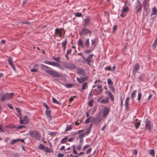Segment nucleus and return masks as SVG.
Returning a JSON list of instances; mask_svg holds the SVG:
<instances>
[{"label": "nucleus", "mask_w": 157, "mask_h": 157, "mask_svg": "<svg viewBox=\"0 0 157 157\" xmlns=\"http://www.w3.org/2000/svg\"><path fill=\"white\" fill-rule=\"evenodd\" d=\"M134 125L136 129L138 128L140 125V121H138V122H135Z\"/></svg>", "instance_id": "obj_21"}, {"label": "nucleus", "mask_w": 157, "mask_h": 157, "mask_svg": "<svg viewBox=\"0 0 157 157\" xmlns=\"http://www.w3.org/2000/svg\"><path fill=\"white\" fill-rule=\"evenodd\" d=\"M41 68L43 70H44L46 69H52L51 68H50L44 65H43V64H41Z\"/></svg>", "instance_id": "obj_24"}, {"label": "nucleus", "mask_w": 157, "mask_h": 157, "mask_svg": "<svg viewBox=\"0 0 157 157\" xmlns=\"http://www.w3.org/2000/svg\"><path fill=\"white\" fill-rule=\"evenodd\" d=\"M145 123L146 128L147 130L150 131L153 126L151 124V121H149L148 119H147L145 120Z\"/></svg>", "instance_id": "obj_8"}, {"label": "nucleus", "mask_w": 157, "mask_h": 157, "mask_svg": "<svg viewBox=\"0 0 157 157\" xmlns=\"http://www.w3.org/2000/svg\"><path fill=\"white\" fill-rule=\"evenodd\" d=\"M7 105L8 108L11 109H13V107L12 105L11 104L8 103L7 104Z\"/></svg>", "instance_id": "obj_48"}, {"label": "nucleus", "mask_w": 157, "mask_h": 157, "mask_svg": "<svg viewBox=\"0 0 157 157\" xmlns=\"http://www.w3.org/2000/svg\"><path fill=\"white\" fill-rule=\"evenodd\" d=\"M86 135V134L85 133H82V134L79 135L78 137L77 138V140H78L79 139H83V138Z\"/></svg>", "instance_id": "obj_37"}, {"label": "nucleus", "mask_w": 157, "mask_h": 157, "mask_svg": "<svg viewBox=\"0 0 157 157\" xmlns=\"http://www.w3.org/2000/svg\"><path fill=\"white\" fill-rule=\"evenodd\" d=\"M149 154L153 157L155 155V150L154 149H151L149 152Z\"/></svg>", "instance_id": "obj_45"}, {"label": "nucleus", "mask_w": 157, "mask_h": 157, "mask_svg": "<svg viewBox=\"0 0 157 157\" xmlns=\"http://www.w3.org/2000/svg\"><path fill=\"white\" fill-rule=\"evenodd\" d=\"M90 145L89 144H87L86 145L84 146L82 149V151H84L86 150V148L89 147Z\"/></svg>", "instance_id": "obj_53"}, {"label": "nucleus", "mask_w": 157, "mask_h": 157, "mask_svg": "<svg viewBox=\"0 0 157 157\" xmlns=\"http://www.w3.org/2000/svg\"><path fill=\"white\" fill-rule=\"evenodd\" d=\"M105 69L106 71L109 70L110 71H112V69L111 68L110 66H107L106 67H105Z\"/></svg>", "instance_id": "obj_46"}, {"label": "nucleus", "mask_w": 157, "mask_h": 157, "mask_svg": "<svg viewBox=\"0 0 157 157\" xmlns=\"http://www.w3.org/2000/svg\"><path fill=\"white\" fill-rule=\"evenodd\" d=\"M52 61H50L47 60H45L44 61V63L46 64H48L49 65L51 64Z\"/></svg>", "instance_id": "obj_58"}, {"label": "nucleus", "mask_w": 157, "mask_h": 157, "mask_svg": "<svg viewBox=\"0 0 157 157\" xmlns=\"http://www.w3.org/2000/svg\"><path fill=\"white\" fill-rule=\"evenodd\" d=\"M68 136H66L65 138H63L61 140L60 143L61 144H66L67 143V140L68 139Z\"/></svg>", "instance_id": "obj_23"}, {"label": "nucleus", "mask_w": 157, "mask_h": 157, "mask_svg": "<svg viewBox=\"0 0 157 157\" xmlns=\"http://www.w3.org/2000/svg\"><path fill=\"white\" fill-rule=\"evenodd\" d=\"M120 100L121 101V104H120V106L122 108L123 104V99L122 96H120Z\"/></svg>", "instance_id": "obj_50"}, {"label": "nucleus", "mask_w": 157, "mask_h": 157, "mask_svg": "<svg viewBox=\"0 0 157 157\" xmlns=\"http://www.w3.org/2000/svg\"><path fill=\"white\" fill-rule=\"evenodd\" d=\"M14 94V93H11L10 94L6 93L5 94L6 98L7 99H10L12 98V96Z\"/></svg>", "instance_id": "obj_13"}, {"label": "nucleus", "mask_w": 157, "mask_h": 157, "mask_svg": "<svg viewBox=\"0 0 157 157\" xmlns=\"http://www.w3.org/2000/svg\"><path fill=\"white\" fill-rule=\"evenodd\" d=\"M82 145L81 144H79L77 147V150H81L82 147Z\"/></svg>", "instance_id": "obj_61"}, {"label": "nucleus", "mask_w": 157, "mask_h": 157, "mask_svg": "<svg viewBox=\"0 0 157 157\" xmlns=\"http://www.w3.org/2000/svg\"><path fill=\"white\" fill-rule=\"evenodd\" d=\"M52 59L56 62H61L60 59H61V58L60 57H58L57 58H56L54 57V56L52 57Z\"/></svg>", "instance_id": "obj_32"}, {"label": "nucleus", "mask_w": 157, "mask_h": 157, "mask_svg": "<svg viewBox=\"0 0 157 157\" xmlns=\"http://www.w3.org/2000/svg\"><path fill=\"white\" fill-rule=\"evenodd\" d=\"M7 61L8 62V64L10 65L13 64V60L11 59L10 57H9L7 59Z\"/></svg>", "instance_id": "obj_36"}, {"label": "nucleus", "mask_w": 157, "mask_h": 157, "mask_svg": "<svg viewBox=\"0 0 157 157\" xmlns=\"http://www.w3.org/2000/svg\"><path fill=\"white\" fill-rule=\"evenodd\" d=\"M72 129V127L71 125H67L66 127V129L65 130V132H67Z\"/></svg>", "instance_id": "obj_38"}, {"label": "nucleus", "mask_w": 157, "mask_h": 157, "mask_svg": "<svg viewBox=\"0 0 157 157\" xmlns=\"http://www.w3.org/2000/svg\"><path fill=\"white\" fill-rule=\"evenodd\" d=\"M117 29V25H114L113 27V32H114Z\"/></svg>", "instance_id": "obj_63"}, {"label": "nucleus", "mask_w": 157, "mask_h": 157, "mask_svg": "<svg viewBox=\"0 0 157 157\" xmlns=\"http://www.w3.org/2000/svg\"><path fill=\"white\" fill-rule=\"evenodd\" d=\"M75 17H82V14L81 13H80L79 12H77L75 13Z\"/></svg>", "instance_id": "obj_44"}, {"label": "nucleus", "mask_w": 157, "mask_h": 157, "mask_svg": "<svg viewBox=\"0 0 157 157\" xmlns=\"http://www.w3.org/2000/svg\"><path fill=\"white\" fill-rule=\"evenodd\" d=\"M130 98L129 97H128L126 99L125 102V108L128 111L129 110V102Z\"/></svg>", "instance_id": "obj_11"}, {"label": "nucleus", "mask_w": 157, "mask_h": 157, "mask_svg": "<svg viewBox=\"0 0 157 157\" xmlns=\"http://www.w3.org/2000/svg\"><path fill=\"white\" fill-rule=\"evenodd\" d=\"M142 96V94L141 92L139 93L138 94L137 100L138 101L140 102Z\"/></svg>", "instance_id": "obj_34"}, {"label": "nucleus", "mask_w": 157, "mask_h": 157, "mask_svg": "<svg viewBox=\"0 0 157 157\" xmlns=\"http://www.w3.org/2000/svg\"><path fill=\"white\" fill-rule=\"evenodd\" d=\"M67 44V39L66 38L65 40L62 43V46L63 48V51H65L66 48V45Z\"/></svg>", "instance_id": "obj_15"}, {"label": "nucleus", "mask_w": 157, "mask_h": 157, "mask_svg": "<svg viewBox=\"0 0 157 157\" xmlns=\"http://www.w3.org/2000/svg\"><path fill=\"white\" fill-rule=\"evenodd\" d=\"M45 71L47 73L55 78H59L61 76L59 72L54 70H46Z\"/></svg>", "instance_id": "obj_2"}, {"label": "nucleus", "mask_w": 157, "mask_h": 157, "mask_svg": "<svg viewBox=\"0 0 157 157\" xmlns=\"http://www.w3.org/2000/svg\"><path fill=\"white\" fill-rule=\"evenodd\" d=\"M64 156V154L59 153L57 155V157H63Z\"/></svg>", "instance_id": "obj_62"}, {"label": "nucleus", "mask_w": 157, "mask_h": 157, "mask_svg": "<svg viewBox=\"0 0 157 157\" xmlns=\"http://www.w3.org/2000/svg\"><path fill=\"white\" fill-rule=\"evenodd\" d=\"M7 127L12 128H17L16 127V126H15V125H9L8 126H7Z\"/></svg>", "instance_id": "obj_56"}, {"label": "nucleus", "mask_w": 157, "mask_h": 157, "mask_svg": "<svg viewBox=\"0 0 157 157\" xmlns=\"http://www.w3.org/2000/svg\"><path fill=\"white\" fill-rule=\"evenodd\" d=\"M136 92L137 90H135L133 91V92L132 93L131 97L132 99H133L135 97V96L136 94Z\"/></svg>", "instance_id": "obj_33"}, {"label": "nucleus", "mask_w": 157, "mask_h": 157, "mask_svg": "<svg viewBox=\"0 0 157 157\" xmlns=\"http://www.w3.org/2000/svg\"><path fill=\"white\" fill-rule=\"evenodd\" d=\"M145 75L144 74H142L141 75L139 76L138 79L139 80V82H143L144 81V78Z\"/></svg>", "instance_id": "obj_20"}, {"label": "nucleus", "mask_w": 157, "mask_h": 157, "mask_svg": "<svg viewBox=\"0 0 157 157\" xmlns=\"http://www.w3.org/2000/svg\"><path fill=\"white\" fill-rule=\"evenodd\" d=\"M20 155V154L16 153H14L13 156L12 157H19V156Z\"/></svg>", "instance_id": "obj_54"}, {"label": "nucleus", "mask_w": 157, "mask_h": 157, "mask_svg": "<svg viewBox=\"0 0 157 157\" xmlns=\"http://www.w3.org/2000/svg\"><path fill=\"white\" fill-rule=\"evenodd\" d=\"M51 110H49L47 111L46 110L45 114L47 117L50 118L49 120H51L52 119V116H50V114L51 113Z\"/></svg>", "instance_id": "obj_16"}, {"label": "nucleus", "mask_w": 157, "mask_h": 157, "mask_svg": "<svg viewBox=\"0 0 157 157\" xmlns=\"http://www.w3.org/2000/svg\"><path fill=\"white\" fill-rule=\"evenodd\" d=\"M110 109L108 108L105 107L103 111L102 116L103 117H106L108 115Z\"/></svg>", "instance_id": "obj_10"}, {"label": "nucleus", "mask_w": 157, "mask_h": 157, "mask_svg": "<svg viewBox=\"0 0 157 157\" xmlns=\"http://www.w3.org/2000/svg\"><path fill=\"white\" fill-rule=\"evenodd\" d=\"M51 65L56 67H59V63L52 62Z\"/></svg>", "instance_id": "obj_28"}, {"label": "nucleus", "mask_w": 157, "mask_h": 157, "mask_svg": "<svg viewBox=\"0 0 157 157\" xmlns=\"http://www.w3.org/2000/svg\"><path fill=\"white\" fill-rule=\"evenodd\" d=\"M129 10V8L128 7H125L123 8L122 9V13L127 12Z\"/></svg>", "instance_id": "obj_30"}, {"label": "nucleus", "mask_w": 157, "mask_h": 157, "mask_svg": "<svg viewBox=\"0 0 157 157\" xmlns=\"http://www.w3.org/2000/svg\"><path fill=\"white\" fill-rule=\"evenodd\" d=\"M90 130L91 129L88 128L87 129V131L85 133L86 135H88L90 133Z\"/></svg>", "instance_id": "obj_60"}, {"label": "nucleus", "mask_w": 157, "mask_h": 157, "mask_svg": "<svg viewBox=\"0 0 157 157\" xmlns=\"http://www.w3.org/2000/svg\"><path fill=\"white\" fill-rule=\"evenodd\" d=\"M84 60H82V62L83 64H87L89 65V66H91L90 63L92 62L91 59H86V58L84 57L83 59Z\"/></svg>", "instance_id": "obj_12"}, {"label": "nucleus", "mask_w": 157, "mask_h": 157, "mask_svg": "<svg viewBox=\"0 0 157 157\" xmlns=\"http://www.w3.org/2000/svg\"><path fill=\"white\" fill-rule=\"evenodd\" d=\"M46 148L47 149L45 151V152L50 153H53L54 152V151L52 150H51L50 148L47 147Z\"/></svg>", "instance_id": "obj_35"}, {"label": "nucleus", "mask_w": 157, "mask_h": 157, "mask_svg": "<svg viewBox=\"0 0 157 157\" xmlns=\"http://www.w3.org/2000/svg\"><path fill=\"white\" fill-rule=\"evenodd\" d=\"M20 123L21 124H28L30 121V119L28 118L27 115H25L24 116L23 119H22L21 116L19 117Z\"/></svg>", "instance_id": "obj_5"}, {"label": "nucleus", "mask_w": 157, "mask_h": 157, "mask_svg": "<svg viewBox=\"0 0 157 157\" xmlns=\"http://www.w3.org/2000/svg\"><path fill=\"white\" fill-rule=\"evenodd\" d=\"M74 85L71 83L66 84L65 85V86L67 88H70L73 86Z\"/></svg>", "instance_id": "obj_42"}, {"label": "nucleus", "mask_w": 157, "mask_h": 157, "mask_svg": "<svg viewBox=\"0 0 157 157\" xmlns=\"http://www.w3.org/2000/svg\"><path fill=\"white\" fill-rule=\"evenodd\" d=\"M109 102V100L108 98H107V100L103 99L100 102L101 103L105 104L106 103H108Z\"/></svg>", "instance_id": "obj_31"}, {"label": "nucleus", "mask_w": 157, "mask_h": 157, "mask_svg": "<svg viewBox=\"0 0 157 157\" xmlns=\"http://www.w3.org/2000/svg\"><path fill=\"white\" fill-rule=\"evenodd\" d=\"M147 2H144V1H143V6L144 7V10H145L146 8V6L147 5Z\"/></svg>", "instance_id": "obj_57"}, {"label": "nucleus", "mask_w": 157, "mask_h": 157, "mask_svg": "<svg viewBox=\"0 0 157 157\" xmlns=\"http://www.w3.org/2000/svg\"><path fill=\"white\" fill-rule=\"evenodd\" d=\"M140 68V65L138 63H136L135 64L133 67L132 72L133 76H132V78L133 77L134 78L135 77L136 73V71L139 70Z\"/></svg>", "instance_id": "obj_6"}, {"label": "nucleus", "mask_w": 157, "mask_h": 157, "mask_svg": "<svg viewBox=\"0 0 157 157\" xmlns=\"http://www.w3.org/2000/svg\"><path fill=\"white\" fill-rule=\"evenodd\" d=\"M109 89H111V90L113 92H115V88L113 86V85L109 86Z\"/></svg>", "instance_id": "obj_43"}, {"label": "nucleus", "mask_w": 157, "mask_h": 157, "mask_svg": "<svg viewBox=\"0 0 157 157\" xmlns=\"http://www.w3.org/2000/svg\"><path fill=\"white\" fill-rule=\"evenodd\" d=\"M101 114V111H100L98 113H96V118H99Z\"/></svg>", "instance_id": "obj_49"}, {"label": "nucleus", "mask_w": 157, "mask_h": 157, "mask_svg": "<svg viewBox=\"0 0 157 157\" xmlns=\"http://www.w3.org/2000/svg\"><path fill=\"white\" fill-rule=\"evenodd\" d=\"M91 17L90 16H86V18L84 19V22L83 23V27H85L89 25Z\"/></svg>", "instance_id": "obj_9"}, {"label": "nucleus", "mask_w": 157, "mask_h": 157, "mask_svg": "<svg viewBox=\"0 0 157 157\" xmlns=\"http://www.w3.org/2000/svg\"><path fill=\"white\" fill-rule=\"evenodd\" d=\"M142 8V5L141 3L139 1V0H137L136 5V6L135 9L136 10V12L138 13L140 11Z\"/></svg>", "instance_id": "obj_7"}, {"label": "nucleus", "mask_w": 157, "mask_h": 157, "mask_svg": "<svg viewBox=\"0 0 157 157\" xmlns=\"http://www.w3.org/2000/svg\"><path fill=\"white\" fill-rule=\"evenodd\" d=\"M63 66L66 68L70 70L75 69L77 68L76 65L72 63H66L63 64Z\"/></svg>", "instance_id": "obj_4"}, {"label": "nucleus", "mask_w": 157, "mask_h": 157, "mask_svg": "<svg viewBox=\"0 0 157 157\" xmlns=\"http://www.w3.org/2000/svg\"><path fill=\"white\" fill-rule=\"evenodd\" d=\"M85 78H83V77H81V79L80 78L77 77V79L78 82L80 83H82V82H84L85 81Z\"/></svg>", "instance_id": "obj_26"}, {"label": "nucleus", "mask_w": 157, "mask_h": 157, "mask_svg": "<svg viewBox=\"0 0 157 157\" xmlns=\"http://www.w3.org/2000/svg\"><path fill=\"white\" fill-rule=\"evenodd\" d=\"M105 93H107L109 97V98L112 101H113L114 100V98L112 93L109 91H106Z\"/></svg>", "instance_id": "obj_14"}, {"label": "nucleus", "mask_w": 157, "mask_h": 157, "mask_svg": "<svg viewBox=\"0 0 157 157\" xmlns=\"http://www.w3.org/2000/svg\"><path fill=\"white\" fill-rule=\"evenodd\" d=\"M61 32H62L61 31V29L58 28H57L55 30V34L57 36L60 34Z\"/></svg>", "instance_id": "obj_19"}, {"label": "nucleus", "mask_w": 157, "mask_h": 157, "mask_svg": "<svg viewBox=\"0 0 157 157\" xmlns=\"http://www.w3.org/2000/svg\"><path fill=\"white\" fill-rule=\"evenodd\" d=\"M29 134L31 137L37 140H40L41 135L40 133L36 131L30 130Z\"/></svg>", "instance_id": "obj_1"}, {"label": "nucleus", "mask_w": 157, "mask_h": 157, "mask_svg": "<svg viewBox=\"0 0 157 157\" xmlns=\"http://www.w3.org/2000/svg\"><path fill=\"white\" fill-rule=\"evenodd\" d=\"M102 86H99L97 87V89L98 90V91L100 92V93L103 90V89H101Z\"/></svg>", "instance_id": "obj_47"}, {"label": "nucleus", "mask_w": 157, "mask_h": 157, "mask_svg": "<svg viewBox=\"0 0 157 157\" xmlns=\"http://www.w3.org/2000/svg\"><path fill=\"white\" fill-rule=\"evenodd\" d=\"M85 45L86 47V48H88L89 46L90 43H89V38H88L86 39V42L85 43Z\"/></svg>", "instance_id": "obj_29"}, {"label": "nucleus", "mask_w": 157, "mask_h": 157, "mask_svg": "<svg viewBox=\"0 0 157 157\" xmlns=\"http://www.w3.org/2000/svg\"><path fill=\"white\" fill-rule=\"evenodd\" d=\"M92 32L87 28H83L79 32V34L80 36L87 35L90 34V36H91Z\"/></svg>", "instance_id": "obj_3"}, {"label": "nucleus", "mask_w": 157, "mask_h": 157, "mask_svg": "<svg viewBox=\"0 0 157 157\" xmlns=\"http://www.w3.org/2000/svg\"><path fill=\"white\" fill-rule=\"evenodd\" d=\"M27 127L25 125H20L16 128L18 129H21L23 128H25Z\"/></svg>", "instance_id": "obj_41"}, {"label": "nucleus", "mask_w": 157, "mask_h": 157, "mask_svg": "<svg viewBox=\"0 0 157 157\" xmlns=\"http://www.w3.org/2000/svg\"><path fill=\"white\" fill-rule=\"evenodd\" d=\"M152 12L151 14V16H152L153 15L157 13V9L154 6L152 8Z\"/></svg>", "instance_id": "obj_18"}, {"label": "nucleus", "mask_w": 157, "mask_h": 157, "mask_svg": "<svg viewBox=\"0 0 157 157\" xmlns=\"http://www.w3.org/2000/svg\"><path fill=\"white\" fill-rule=\"evenodd\" d=\"M47 147H46L44 145L40 144L39 146V148L40 149H42L45 151L47 149Z\"/></svg>", "instance_id": "obj_22"}, {"label": "nucleus", "mask_w": 157, "mask_h": 157, "mask_svg": "<svg viewBox=\"0 0 157 157\" xmlns=\"http://www.w3.org/2000/svg\"><path fill=\"white\" fill-rule=\"evenodd\" d=\"M92 149L91 148H90L89 149L86 151V154H89L91 151Z\"/></svg>", "instance_id": "obj_64"}, {"label": "nucleus", "mask_w": 157, "mask_h": 157, "mask_svg": "<svg viewBox=\"0 0 157 157\" xmlns=\"http://www.w3.org/2000/svg\"><path fill=\"white\" fill-rule=\"evenodd\" d=\"M17 140L15 139L12 140L10 142V144L11 145H14L15 143H17Z\"/></svg>", "instance_id": "obj_51"}, {"label": "nucleus", "mask_w": 157, "mask_h": 157, "mask_svg": "<svg viewBox=\"0 0 157 157\" xmlns=\"http://www.w3.org/2000/svg\"><path fill=\"white\" fill-rule=\"evenodd\" d=\"M91 116H90L89 117L88 119L86 120L85 121V124H88L90 123V119L91 118Z\"/></svg>", "instance_id": "obj_52"}, {"label": "nucleus", "mask_w": 157, "mask_h": 157, "mask_svg": "<svg viewBox=\"0 0 157 157\" xmlns=\"http://www.w3.org/2000/svg\"><path fill=\"white\" fill-rule=\"evenodd\" d=\"M85 71L84 70L81 68H78L77 69V73L78 74L83 75Z\"/></svg>", "instance_id": "obj_17"}, {"label": "nucleus", "mask_w": 157, "mask_h": 157, "mask_svg": "<svg viewBox=\"0 0 157 157\" xmlns=\"http://www.w3.org/2000/svg\"><path fill=\"white\" fill-rule=\"evenodd\" d=\"M94 102L93 99H92L90 100L88 103V105L89 106L91 107L93 105V103Z\"/></svg>", "instance_id": "obj_39"}, {"label": "nucleus", "mask_w": 157, "mask_h": 157, "mask_svg": "<svg viewBox=\"0 0 157 157\" xmlns=\"http://www.w3.org/2000/svg\"><path fill=\"white\" fill-rule=\"evenodd\" d=\"M52 102L54 103H56L57 104H58L59 105H61V103L60 102H58L56 99L54 98L53 97H52Z\"/></svg>", "instance_id": "obj_27"}, {"label": "nucleus", "mask_w": 157, "mask_h": 157, "mask_svg": "<svg viewBox=\"0 0 157 157\" xmlns=\"http://www.w3.org/2000/svg\"><path fill=\"white\" fill-rule=\"evenodd\" d=\"M157 44L156 43H155V42H154L153 44H152L151 45V47H152V48L153 49H155L156 48V45Z\"/></svg>", "instance_id": "obj_59"}, {"label": "nucleus", "mask_w": 157, "mask_h": 157, "mask_svg": "<svg viewBox=\"0 0 157 157\" xmlns=\"http://www.w3.org/2000/svg\"><path fill=\"white\" fill-rule=\"evenodd\" d=\"M76 96H74L73 97H71L69 99V103H71V102L72 101L74 100V98H76Z\"/></svg>", "instance_id": "obj_55"}, {"label": "nucleus", "mask_w": 157, "mask_h": 157, "mask_svg": "<svg viewBox=\"0 0 157 157\" xmlns=\"http://www.w3.org/2000/svg\"><path fill=\"white\" fill-rule=\"evenodd\" d=\"M78 46H81L82 48H84L82 40L81 39H80L78 40Z\"/></svg>", "instance_id": "obj_25"}, {"label": "nucleus", "mask_w": 157, "mask_h": 157, "mask_svg": "<svg viewBox=\"0 0 157 157\" xmlns=\"http://www.w3.org/2000/svg\"><path fill=\"white\" fill-rule=\"evenodd\" d=\"M107 82L109 85V86L110 85H112L113 84V82L110 78L108 79Z\"/></svg>", "instance_id": "obj_40"}]
</instances>
